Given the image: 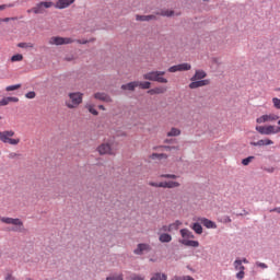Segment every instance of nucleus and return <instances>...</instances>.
<instances>
[{"label":"nucleus","instance_id":"1","mask_svg":"<svg viewBox=\"0 0 280 280\" xmlns=\"http://www.w3.org/2000/svg\"><path fill=\"white\" fill-rule=\"evenodd\" d=\"M0 222H2L3 224H12L14 228H12L11 231H13L14 233H23L25 231V225L23 224V221L21 219L0 217Z\"/></svg>","mask_w":280,"mask_h":280},{"label":"nucleus","instance_id":"2","mask_svg":"<svg viewBox=\"0 0 280 280\" xmlns=\"http://www.w3.org/2000/svg\"><path fill=\"white\" fill-rule=\"evenodd\" d=\"M68 100L66 101L67 108H78L80 104H82V100L84 97V94L81 92H72L68 94Z\"/></svg>","mask_w":280,"mask_h":280},{"label":"nucleus","instance_id":"3","mask_svg":"<svg viewBox=\"0 0 280 280\" xmlns=\"http://www.w3.org/2000/svg\"><path fill=\"white\" fill-rule=\"evenodd\" d=\"M163 75H165V71H151L143 74V80L159 82L160 84H167V79L163 78Z\"/></svg>","mask_w":280,"mask_h":280},{"label":"nucleus","instance_id":"4","mask_svg":"<svg viewBox=\"0 0 280 280\" xmlns=\"http://www.w3.org/2000/svg\"><path fill=\"white\" fill-rule=\"evenodd\" d=\"M12 137H14V130L0 131V141H2V143H9V145H19L21 143V139Z\"/></svg>","mask_w":280,"mask_h":280},{"label":"nucleus","instance_id":"5","mask_svg":"<svg viewBox=\"0 0 280 280\" xmlns=\"http://www.w3.org/2000/svg\"><path fill=\"white\" fill-rule=\"evenodd\" d=\"M149 185L150 187H159L162 189H176L180 187V183L176 180L160 182V183L149 182Z\"/></svg>","mask_w":280,"mask_h":280},{"label":"nucleus","instance_id":"6","mask_svg":"<svg viewBox=\"0 0 280 280\" xmlns=\"http://www.w3.org/2000/svg\"><path fill=\"white\" fill-rule=\"evenodd\" d=\"M256 130L257 132H259V135H279L280 132V127H277L275 125H268V126H256Z\"/></svg>","mask_w":280,"mask_h":280},{"label":"nucleus","instance_id":"7","mask_svg":"<svg viewBox=\"0 0 280 280\" xmlns=\"http://www.w3.org/2000/svg\"><path fill=\"white\" fill-rule=\"evenodd\" d=\"M49 45H71V43H75V39L70 37H60V36H52L48 40Z\"/></svg>","mask_w":280,"mask_h":280},{"label":"nucleus","instance_id":"8","mask_svg":"<svg viewBox=\"0 0 280 280\" xmlns=\"http://www.w3.org/2000/svg\"><path fill=\"white\" fill-rule=\"evenodd\" d=\"M97 152L100 154H109L110 156H115L117 154V148L110 143H103L98 145Z\"/></svg>","mask_w":280,"mask_h":280},{"label":"nucleus","instance_id":"9","mask_svg":"<svg viewBox=\"0 0 280 280\" xmlns=\"http://www.w3.org/2000/svg\"><path fill=\"white\" fill-rule=\"evenodd\" d=\"M279 115L277 114H266L256 119V124H267L272 121H278Z\"/></svg>","mask_w":280,"mask_h":280},{"label":"nucleus","instance_id":"10","mask_svg":"<svg viewBox=\"0 0 280 280\" xmlns=\"http://www.w3.org/2000/svg\"><path fill=\"white\" fill-rule=\"evenodd\" d=\"M191 70V65L189 63H179L168 68L170 73H176V71H189Z\"/></svg>","mask_w":280,"mask_h":280},{"label":"nucleus","instance_id":"11","mask_svg":"<svg viewBox=\"0 0 280 280\" xmlns=\"http://www.w3.org/2000/svg\"><path fill=\"white\" fill-rule=\"evenodd\" d=\"M211 84V81L209 79H200L191 81L189 84V89H200L201 86H209Z\"/></svg>","mask_w":280,"mask_h":280},{"label":"nucleus","instance_id":"12","mask_svg":"<svg viewBox=\"0 0 280 280\" xmlns=\"http://www.w3.org/2000/svg\"><path fill=\"white\" fill-rule=\"evenodd\" d=\"M152 250V247L150 244L140 243L138 244L137 248L133 250L135 255H143V253H150Z\"/></svg>","mask_w":280,"mask_h":280},{"label":"nucleus","instance_id":"13","mask_svg":"<svg viewBox=\"0 0 280 280\" xmlns=\"http://www.w3.org/2000/svg\"><path fill=\"white\" fill-rule=\"evenodd\" d=\"M73 3H75V0H57L55 8L57 10H66V8L73 5Z\"/></svg>","mask_w":280,"mask_h":280},{"label":"nucleus","instance_id":"14","mask_svg":"<svg viewBox=\"0 0 280 280\" xmlns=\"http://www.w3.org/2000/svg\"><path fill=\"white\" fill-rule=\"evenodd\" d=\"M167 92V88L165 86H159V88H154L148 91L149 95H163V93Z\"/></svg>","mask_w":280,"mask_h":280},{"label":"nucleus","instance_id":"15","mask_svg":"<svg viewBox=\"0 0 280 280\" xmlns=\"http://www.w3.org/2000/svg\"><path fill=\"white\" fill-rule=\"evenodd\" d=\"M95 100H100L101 102L110 103L113 102V98L108 96L106 93L97 92L94 94Z\"/></svg>","mask_w":280,"mask_h":280},{"label":"nucleus","instance_id":"16","mask_svg":"<svg viewBox=\"0 0 280 280\" xmlns=\"http://www.w3.org/2000/svg\"><path fill=\"white\" fill-rule=\"evenodd\" d=\"M199 222H201L203 224V226H206V229H218V225L215 224V222H213L207 218L199 219Z\"/></svg>","mask_w":280,"mask_h":280},{"label":"nucleus","instance_id":"17","mask_svg":"<svg viewBox=\"0 0 280 280\" xmlns=\"http://www.w3.org/2000/svg\"><path fill=\"white\" fill-rule=\"evenodd\" d=\"M272 143H275L272 140L270 139H261V140H258L257 142H252V145L254 147H258V148H261L264 145H272Z\"/></svg>","mask_w":280,"mask_h":280},{"label":"nucleus","instance_id":"18","mask_svg":"<svg viewBox=\"0 0 280 280\" xmlns=\"http://www.w3.org/2000/svg\"><path fill=\"white\" fill-rule=\"evenodd\" d=\"M179 233H180L183 240H194V237H196L194 235V233L191 231H189L188 229H182L179 231Z\"/></svg>","mask_w":280,"mask_h":280},{"label":"nucleus","instance_id":"19","mask_svg":"<svg viewBox=\"0 0 280 280\" xmlns=\"http://www.w3.org/2000/svg\"><path fill=\"white\" fill-rule=\"evenodd\" d=\"M205 78H207L205 70H196L195 75L190 80L194 82L196 80H205Z\"/></svg>","mask_w":280,"mask_h":280},{"label":"nucleus","instance_id":"20","mask_svg":"<svg viewBox=\"0 0 280 280\" xmlns=\"http://www.w3.org/2000/svg\"><path fill=\"white\" fill-rule=\"evenodd\" d=\"M139 86V83L137 81L129 82L127 84L121 85L122 91H135Z\"/></svg>","mask_w":280,"mask_h":280},{"label":"nucleus","instance_id":"21","mask_svg":"<svg viewBox=\"0 0 280 280\" xmlns=\"http://www.w3.org/2000/svg\"><path fill=\"white\" fill-rule=\"evenodd\" d=\"M180 244L184 246H190L191 248H198L200 246V243L198 241H191V240H182L179 241Z\"/></svg>","mask_w":280,"mask_h":280},{"label":"nucleus","instance_id":"22","mask_svg":"<svg viewBox=\"0 0 280 280\" xmlns=\"http://www.w3.org/2000/svg\"><path fill=\"white\" fill-rule=\"evenodd\" d=\"M10 102L16 103L19 102V97H14V96L4 97L0 100V106H8Z\"/></svg>","mask_w":280,"mask_h":280},{"label":"nucleus","instance_id":"23","mask_svg":"<svg viewBox=\"0 0 280 280\" xmlns=\"http://www.w3.org/2000/svg\"><path fill=\"white\" fill-rule=\"evenodd\" d=\"M136 21H156V15H136Z\"/></svg>","mask_w":280,"mask_h":280},{"label":"nucleus","instance_id":"24","mask_svg":"<svg viewBox=\"0 0 280 280\" xmlns=\"http://www.w3.org/2000/svg\"><path fill=\"white\" fill-rule=\"evenodd\" d=\"M159 240L162 244H170L172 236L168 233H161Z\"/></svg>","mask_w":280,"mask_h":280},{"label":"nucleus","instance_id":"25","mask_svg":"<svg viewBox=\"0 0 280 280\" xmlns=\"http://www.w3.org/2000/svg\"><path fill=\"white\" fill-rule=\"evenodd\" d=\"M183 225V222H180V221H175V222H173V223H171L170 225H168V231H170V233H172V231H178V229H180V226Z\"/></svg>","mask_w":280,"mask_h":280},{"label":"nucleus","instance_id":"26","mask_svg":"<svg viewBox=\"0 0 280 280\" xmlns=\"http://www.w3.org/2000/svg\"><path fill=\"white\" fill-rule=\"evenodd\" d=\"M159 16H174L173 10H161L160 12L155 13Z\"/></svg>","mask_w":280,"mask_h":280},{"label":"nucleus","instance_id":"27","mask_svg":"<svg viewBox=\"0 0 280 280\" xmlns=\"http://www.w3.org/2000/svg\"><path fill=\"white\" fill-rule=\"evenodd\" d=\"M167 137H180V129L178 128H171V130L167 132Z\"/></svg>","mask_w":280,"mask_h":280},{"label":"nucleus","instance_id":"28","mask_svg":"<svg viewBox=\"0 0 280 280\" xmlns=\"http://www.w3.org/2000/svg\"><path fill=\"white\" fill-rule=\"evenodd\" d=\"M43 12H45V9H43L40 2L33 8V14H43Z\"/></svg>","mask_w":280,"mask_h":280},{"label":"nucleus","instance_id":"29","mask_svg":"<svg viewBox=\"0 0 280 280\" xmlns=\"http://www.w3.org/2000/svg\"><path fill=\"white\" fill-rule=\"evenodd\" d=\"M191 229L197 233V235H202V225H200V223H194Z\"/></svg>","mask_w":280,"mask_h":280},{"label":"nucleus","instance_id":"30","mask_svg":"<svg viewBox=\"0 0 280 280\" xmlns=\"http://www.w3.org/2000/svg\"><path fill=\"white\" fill-rule=\"evenodd\" d=\"M137 84L143 90H148L150 89V86H152V83L150 81H143V82L137 81Z\"/></svg>","mask_w":280,"mask_h":280},{"label":"nucleus","instance_id":"31","mask_svg":"<svg viewBox=\"0 0 280 280\" xmlns=\"http://www.w3.org/2000/svg\"><path fill=\"white\" fill-rule=\"evenodd\" d=\"M150 280H167V275L165 273H154Z\"/></svg>","mask_w":280,"mask_h":280},{"label":"nucleus","instance_id":"32","mask_svg":"<svg viewBox=\"0 0 280 280\" xmlns=\"http://www.w3.org/2000/svg\"><path fill=\"white\" fill-rule=\"evenodd\" d=\"M234 268H235V270H246V267H244V265H242L241 259H236L234 261Z\"/></svg>","mask_w":280,"mask_h":280},{"label":"nucleus","instance_id":"33","mask_svg":"<svg viewBox=\"0 0 280 280\" xmlns=\"http://www.w3.org/2000/svg\"><path fill=\"white\" fill-rule=\"evenodd\" d=\"M151 159H152V160H155V159H159V160H161V159H167V154H165V153H153V154L151 155Z\"/></svg>","mask_w":280,"mask_h":280},{"label":"nucleus","instance_id":"34","mask_svg":"<svg viewBox=\"0 0 280 280\" xmlns=\"http://www.w3.org/2000/svg\"><path fill=\"white\" fill-rule=\"evenodd\" d=\"M21 60H23V55H21V54L13 55L11 57V62H21Z\"/></svg>","mask_w":280,"mask_h":280},{"label":"nucleus","instance_id":"35","mask_svg":"<svg viewBox=\"0 0 280 280\" xmlns=\"http://www.w3.org/2000/svg\"><path fill=\"white\" fill-rule=\"evenodd\" d=\"M160 178H171V180H176V178H178V175H174V174H162V175H160Z\"/></svg>","mask_w":280,"mask_h":280},{"label":"nucleus","instance_id":"36","mask_svg":"<svg viewBox=\"0 0 280 280\" xmlns=\"http://www.w3.org/2000/svg\"><path fill=\"white\" fill-rule=\"evenodd\" d=\"M253 161H255V156H248V158L242 160V165L246 166L249 163H252Z\"/></svg>","mask_w":280,"mask_h":280},{"label":"nucleus","instance_id":"37","mask_svg":"<svg viewBox=\"0 0 280 280\" xmlns=\"http://www.w3.org/2000/svg\"><path fill=\"white\" fill-rule=\"evenodd\" d=\"M106 280H124V275H114L106 278Z\"/></svg>","mask_w":280,"mask_h":280},{"label":"nucleus","instance_id":"38","mask_svg":"<svg viewBox=\"0 0 280 280\" xmlns=\"http://www.w3.org/2000/svg\"><path fill=\"white\" fill-rule=\"evenodd\" d=\"M19 89H21V84H15V85H9L5 88V91L10 92V91H19Z\"/></svg>","mask_w":280,"mask_h":280},{"label":"nucleus","instance_id":"39","mask_svg":"<svg viewBox=\"0 0 280 280\" xmlns=\"http://www.w3.org/2000/svg\"><path fill=\"white\" fill-rule=\"evenodd\" d=\"M86 108H88L89 113H91L92 115H98L97 109H95V107H93V105H86Z\"/></svg>","mask_w":280,"mask_h":280},{"label":"nucleus","instance_id":"40","mask_svg":"<svg viewBox=\"0 0 280 280\" xmlns=\"http://www.w3.org/2000/svg\"><path fill=\"white\" fill-rule=\"evenodd\" d=\"M172 280H194V278H191L190 276H184V277L175 276L173 277Z\"/></svg>","mask_w":280,"mask_h":280},{"label":"nucleus","instance_id":"41","mask_svg":"<svg viewBox=\"0 0 280 280\" xmlns=\"http://www.w3.org/2000/svg\"><path fill=\"white\" fill-rule=\"evenodd\" d=\"M272 104L278 110H280V98L273 97Z\"/></svg>","mask_w":280,"mask_h":280},{"label":"nucleus","instance_id":"42","mask_svg":"<svg viewBox=\"0 0 280 280\" xmlns=\"http://www.w3.org/2000/svg\"><path fill=\"white\" fill-rule=\"evenodd\" d=\"M25 97H26L27 100H34V97H36V92L31 91V92H28V93L25 94Z\"/></svg>","mask_w":280,"mask_h":280},{"label":"nucleus","instance_id":"43","mask_svg":"<svg viewBox=\"0 0 280 280\" xmlns=\"http://www.w3.org/2000/svg\"><path fill=\"white\" fill-rule=\"evenodd\" d=\"M145 278L143 276H139L137 273H133L130 276V280H144Z\"/></svg>","mask_w":280,"mask_h":280},{"label":"nucleus","instance_id":"44","mask_svg":"<svg viewBox=\"0 0 280 280\" xmlns=\"http://www.w3.org/2000/svg\"><path fill=\"white\" fill-rule=\"evenodd\" d=\"M160 233H170V225H163L160 229Z\"/></svg>","mask_w":280,"mask_h":280},{"label":"nucleus","instance_id":"45","mask_svg":"<svg viewBox=\"0 0 280 280\" xmlns=\"http://www.w3.org/2000/svg\"><path fill=\"white\" fill-rule=\"evenodd\" d=\"M42 4V8H51V5H54V2H39Z\"/></svg>","mask_w":280,"mask_h":280},{"label":"nucleus","instance_id":"46","mask_svg":"<svg viewBox=\"0 0 280 280\" xmlns=\"http://www.w3.org/2000/svg\"><path fill=\"white\" fill-rule=\"evenodd\" d=\"M256 266L258 268H262L264 270H266V268H268V265H266L265 262H259V261L256 262Z\"/></svg>","mask_w":280,"mask_h":280},{"label":"nucleus","instance_id":"47","mask_svg":"<svg viewBox=\"0 0 280 280\" xmlns=\"http://www.w3.org/2000/svg\"><path fill=\"white\" fill-rule=\"evenodd\" d=\"M244 275H245L244 270H240V272L236 273V279H240V280L244 279Z\"/></svg>","mask_w":280,"mask_h":280},{"label":"nucleus","instance_id":"48","mask_svg":"<svg viewBox=\"0 0 280 280\" xmlns=\"http://www.w3.org/2000/svg\"><path fill=\"white\" fill-rule=\"evenodd\" d=\"M77 43H79V45H86V43H91V40L78 39Z\"/></svg>","mask_w":280,"mask_h":280},{"label":"nucleus","instance_id":"49","mask_svg":"<svg viewBox=\"0 0 280 280\" xmlns=\"http://www.w3.org/2000/svg\"><path fill=\"white\" fill-rule=\"evenodd\" d=\"M5 8H12V4H1L0 12H1V10H5Z\"/></svg>","mask_w":280,"mask_h":280},{"label":"nucleus","instance_id":"50","mask_svg":"<svg viewBox=\"0 0 280 280\" xmlns=\"http://www.w3.org/2000/svg\"><path fill=\"white\" fill-rule=\"evenodd\" d=\"M164 149L172 151V150H178V147H164Z\"/></svg>","mask_w":280,"mask_h":280},{"label":"nucleus","instance_id":"51","mask_svg":"<svg viewBox=\"0 0 280 280\" xmlns=\"http://www.w3.org/2000/svg\"><path fill=\"white\" fill-rule=\"evenodd\" d=\"M18 47L25 48V47H27V45H26L25 43H20V44L18 45Z\"/></svg>","mask_w":280,"mask_h":280},{"label":"nucleus","instance_id":"52","mask_svg":"<svg viewBox=\"0 0 280 280\" xmlns=\"http://www.w3.org/2000/svg\"><path fill=\"white\" fill-rule=\"evenodd\" d=\"M266 172H269V174H272V172H275V168H267Z\"/></svg>","mask_w":280,"mask_h":280},{"label":"nucleus","instance_id":"53","mask_svg":"<svg viewBox=\"0 0 280 280\" xmlns=\"http://www.w3.org/2000/svg\"><path fill=\"white\" fill-rule=\"evenodd\" d=\"M26 12H27V14H32V12H34V8L28 9Z\"/></svg>","mask_w":280,"mask_h":280},{"label":"nucleus","instance_id":"54","mask_svg":"<svg viewBox=\"0 0 280 280\" xmlns=\"http://www.w3.org/2000/svg\"><path fill=\"white\" fill-rule=\"evenodd\" d=\"M98 108H100L101 110H106V108L104 107V105H100Z\"/></svg>","mask_w":280,"mask_h":280},{"label":"nucleus","instance_id":"55","mask_svg":"<svg viewBox=\"0 0 280 280\" xmlns=\"http://www.w3.org/2000/svg\"><path fill=\"white\" fill-rule=\"evenodd\" d=\"M242 264H248V259L243 258Z\"/></svg>","mask_w":280,"mask_h":280},{"label":"nucleus","instance_id":"56","mask_svg":"<svg viewBox=\"0 0 280 280\" xmlns=\"http://www.w3.org/2000/svg\"><path fill=\"white\" fill-rule=\"evenodd\" d=\"M5 23H8V21H10V18H7L3 20Z\"/></svg>","mask_w":280,"mask_h":280},{"label":"nucleus","instance_id":"57","mask_svg":"<svg viewBox=\"0 0 280 280\" xmlns=\"http://www.w3.org/2000/svg\"><path fill=\"white\" fill-rule=\"evenodd\" d=\"M25 280H34V279H32V278H26Z\"/></svg>","mask_w":280,"mask_h":280},{"label":"nucleus","instance_id":"58","mask_svg":"<svg viewBox=\"0 0 280 280\" xmlns=\"http://www.w3.org/2000/svg\"><path fill=\"white\" fill-rule=\"evenodd\" d=\"M278 126H280V119L278 120Z\"/></svg>","mask_w":280,"mask_h":280},{"label":"nucleus","instance_id":"59","mask_svg":"<svg viewBox=\"0 0 280 280\" xmlns=\"http://www.w3.org/2000/svg\"><path fill=\"white\" fill-rule=\"evenodd\" d=\"M0 119H2V117L0 116Z\"/></svg>","mask_w":280,"mask_h":280}]
</instances>
